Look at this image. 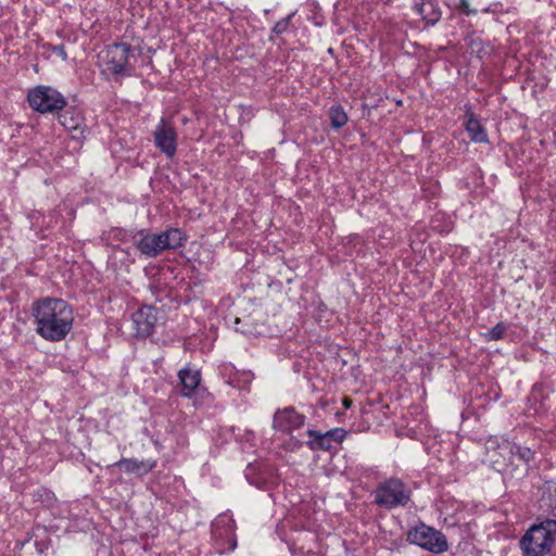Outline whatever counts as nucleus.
Segmentation results:
<instances>
[{
  "instance_id": "412c9836",
  "label": "nucleus",
  "mask_w": 556,
  "mask_h": 556,
  "mask_svg": "<svg viewBox=\"0 0 556 556\" xmlns=\"http://www.w3.org/2000/svg\"><path fill=\"white\" fill-rule=\"evenodd\" d=\"M508 329V324L500 321L490 330L483 333L485 341H498L504 338L505 332Z\"/></svg>"
},
{
  "instance_id": "7ed1b4c3",
  "label": "nucleus",
  "mask_w": 556,
  "mask_h": 556,
  "mask_svg": "<svg viewBox=\"0 0 556 556\" xmlns=\"http://www.w3.org/2000/svg\"><path fill=\"white\" fill-rule=\"evenodd\" d=\"M556 538V520L546 518L532 525L520 539L523 556H546Z\"/></svg>"
},
{
  "instance_id": "7c9ffc66",
  "label": "nucleus",
  "mask_w": 556,
  "mask_h": 556,
  "mask_svg": "<svg viewBox=\"0 0 556 556\" xmlns=\"http://www.w3.org/2000/svg\"><path fill=\"white\" fill-rule=\"evenodd\" d=\"M124 231L122 229H115L113 230V233L117 237L119 235H122Z\"/></svg>"
},
{
  "instance_id": "dca6fc26",
  "label": "nucleus",
  "mask_w": 556,
  "mask_h": 556,
  "mask_svg": "<svg viewBox=\"0 0 556 556\" xmlns=\"http://www.w3.org/2000/svg\"><path fill=\"white\" fill-rule=\"evenodd\" d=\"M465 128L471 141L478 143H486L489 141L485 128L481 125L480 121L472 112L467 113Z\"/></svg>"
},
{
  "instance_id": "4be33fe9",
  "label": "nucleus",
  "mask_w": 556,
  "mask_h": 556,
  "mask_svg": "<svg viewBox=\"0 0 556 556\" xmlns=\"http://www.w3.org/2000/svg\"><path fill=\"white\" fill-rule=\"evenodd\" d=\"M446 4L467 16L477 14V10L470 7V0H446Z\"/></svg>"
},
{
  "instance_id": "9b49d317",
  "label": "nucleus",
  "mask_w": 556,
  "mask_h": 556,
  "mask_svg": "<svg viewBox=\"0 0 556 556\" xmlns=\"http://www.w3.org/2000/svg\"><path fill=\"white\" fill-rule=\"evenodd\" d=\"M157 465L156 459H137V458H121L114 464L121 470L128 475H134L138 478H143L151 472Z\"/></svg>"
},
{
  "instance_id": "393cba45",
  "label": "nucleus",
  "mask_w": 556,
  "mask_h": 556,
  "mask_svg": "<svg viewBox=\"0 0 556 556\" xmlns=\"http://www.w3.org/2000/svg\"><path fill=\"white\" fill-rule=\"evenodd\" d=\"M299 536H311L312 539L315 538L314 534L312 533H306V532H300L299 533ZM300 541V538H298L296 540H294V542L292 544L289 545V549L292 554H294L296 551L301 554H305V553H311L313 552V546L308 545H298V542Z\"/></svg>"
},
{
  "instance_id": "f257e3e1",
  "label": "nucleus",
  "mask_w": 556,
  "mask_h": 556,
  "mask_svg": "<svg viewBox=\"0 0 556 556\" xmlns=\"http://www.w3.org/2000/svg\"><path fill=\"white\" fill-rule=\"evenodd\" d=\"M31 314L36 332L47 341L60 342L73 328V308L62 299L41 298L33 303Z\"/></svg>"
},
{
  "instance_id": "0eeeda50",
  "label": "nucleus",
  "mask_w": 556,
  "mask_h": 556,
  "mask_svg": "<svg viewBox=\"0 0 556 556\" xmlns=\"http://www.w3.org/2000/svg\"><path fill=\"white\" fill-rule=\"evenodd\" d=\"M407 539L412 544L418 545L433 554H441L448 549L445 535L425 523H419L409 530Z\"/></svg>"
},
{
  "instance_id": "cd10ccee",
  "label": "nucleus",
  "mask_w": 556,
  "mask_h": 556,
  "mask_svg": "<svg viewBox=\"0 0 556 556\" xmlns=\"http://www.w3.org/2000/svg\"><path fill=\"white\" fill-rule=\"evenodd\" d=\"M289 25V18H283L277 22L273 28L276 34H282Z\"/></svg>"
},
{
  "instance_id": "f3484780",
  "label": "nucleus",
  "mask_w": 556,
  "mask_h": 556,
  "mask_svg": "<svg viewBox=\"0 0 556 556\" xmlns=\"http://www.w3.org/2000/svg\"><path fill=\"white\" fill-rule=\"evenodd\" d=\"M307 433L311 438L308 442L311 448L328 451L332 447L331 438L328 437L327 432L321 433L316 430H308Z\"/></svg>"
},
{
  "instance_id": "5701e85b",
  "label": "nucleus",
  "mask_w": 556,
  "mask_h": 556,
  "mask_svg": "<svg viewBox=\"0 0 556 556\" xmlns=\"http://www.w3.org/2000/svg\"><path fill=\"white\" fill-rule=\"evenodd\" d=\"M233 525H235V520L230 516L222 515L214 521L213 531L215 534H217L219 527L223 526V527H225V532L227 534L232 533Z\"/></svg>"
},
{
  "instance_id": "f03ea898",
  "label": "nucleus",
  "mask_w": 556,
  "mask_h": 556,
  "mask_svg": "<svg viewBox=\"0 0 556 556\" xmlns=\"http://www.w3.org/2000/svg\"><path fill=\"white\" fill-rule=\"evenodd\" d=\"M186 239L178 228H168L160 233L140 230L134 236V244L146 257H156L165 250L182 247Z\"/></svg>"
},
{
  "instance_id": "c756f323",
  "label": "nucleus",
  "mask_w": 556,
  "mask_h": 556,
  "mask_svg": "<svg viewBox=\"0 0 556 556\" xmlns=\"http://www.w3.org/2000/svg\"><path fill=\"white\" fill-rule=\"evenodd\" d=\"M251 470H252V468L249 466V467H248V469H247V471H245V477H247V479L250 481V483H253V481H252V480H250V471H251Z\"/></svg>"
},
{
  "instance_id": "1a4fd4ad",
  "label": "nucleus",
  "mask_w": 556,
  "mask_h": 556,
  "mask_svg": "<svg viewBox=\"0 0 556 556\" xmlns=\"http://www.w3.org/2000/svg\"><path fill=\"white\" fill-rule=\"evenodd\" d=\"M135 336L147 338L152 334L157 321L156 308L151 305H143L132 314Z\"/></svg>"
},
{
  "instance_id": "a878e982",
  "label": "nucleus",
  "mask_w": 556,
  "mask_h": 556,
  "mask_svg": "<svg viewBox=\"0 0 556 556\" xmlns=\"http://www.w3.org/2000/svg\"><path fill=\"white\" fill-rule=\"evenodd\" d=\"M328 437L331 438L332 443H340L344 440L346 435V431L342 428H334L329 431H326Z\"/></svg>"
},
{
  "instance_id": "ddd939ff",
  "label": "nucleus",
  "mask_w": 556,
  "mask_h": 556,
  "mask_svg": "<svg viewBox=\"0 0 556 556\" xmlns=\"http://www.w3.org/2000/svg\"><path fill=\"white\" fill-rule=\"evenodd\" d=\"M222 372L226 377L228 384L241 390L248 389L253 380V374L251 371H239L230 364L224 365Z\"/></svg>"
},
{
  "instance_id": "f8f14e48",
  "label": "nucleus",
  "mask_w": 556,
  "mask_h": 556,
  "mask_svg": "<svg viewBox=\"0 0 556 556\" xmlns=\"http://www.w3.org/2000/svg\"><path fill=\"white\" fill-rule=\"evenodd\" d=\"M59 123L72 135L73 139H80L85 137L86 128L84 125V117L81 113L70 108L59 115Z\"/></svg>"
},
{
  "instance_id": "6ab92c4d",
  "label": "nucleus",
  "mask_w": 556,
  "mask_h": 556,
  "mask_svg": "<svg viewBox=\"0 0 556 556\" xmlns=\"http://www.w3.org/2000/svg\"><path fill=\"white\" fill-rule=\"evenodd\" d=\"M330 124L333 128H341L348 123V114L342 105H332L329 109Z\"/></svg>"
},
{
  "instance_id": "2eb2a0df",
  "label": "nucleus",
  "mask_w": 556,
  "mask_h": 556,
  "mask_svg": "<svg viewBox=\"0 0 556 556\" xmlns=\"http://www.w3.org/2000/svg\"><path fill=\"white\" fill-rule=\"evenodd\" d=\"M416 11L428 26L437 24L442 15L435 0H421L416 5Z\"/></svg>"
},
{
  "instance_id": "20e7f679",
  "label": "nucleus",
  "mask_w": 556,
  "mask_h": 556,
  "mask_svg": "<svg viewBox=\"0 0 556 556\" xmlns=\"http://www.w3.org/2000/svg\"><path fill=\"white\" fill-rule=\"evenodd\" d=\"M135 49L127 42H115L105 48L100 59L105 71L113 75L131 76L135 66Z\"/></svg>"
},
{
  "instance_id": "c85d7f7f",
  "label": "nucleus",
  "mask_w": 556,
  "mask_h": 556,
  "mask_svg": "<svg viewBox=\"0 0 556 556\" xmlns=\"http://www.w3.org/2000/svg\"><path fill=\"white\" fill-rule=\"evenodd\" d=\"M342 403H343V405H344L346 408H349V407H350V405H351V401H350L349 399H346V397H344V399L342 400Z\"/></svg>"
},
{
  "instance_id": "9d476101",
  "label": "nucleus",
  "mask_w": 556,
  "mask_h": 556,
  "mask_svg": "<svg viewBox=\"0 0 556 556\" xmlns=\"http://www.w3.org/2000/svg\"><path fill=\"white\" fill-rule=\"evenodd\" d=\"M306 420L305 415L299 413L293 407H285L278 409L273 419V426L276 430L282 432H292L304 426Z\"/></svg>"
},
{
  "instance_id": "39448f33",
  "label": "nucleus",
  "mask_w": 556,
  "mask_h": 556,
  "mask_svg": "<svg viewBox=\"0 0 556 556\" xmlns=\"http://www.w3.org/2000/svg\"><path fill=\"white\" fill-rule=\"evenodd\" d=\"M29 106L39 113H55L66 106V99L56 89L50 86H37L27 93Z\"/></svg>"
},
{
  "instance_id": "a211bd4d",
  "label": "nucleus",
  "mask_w": 556,
  "mask_h": 556,
  "mask_svg": "<svg viewBox=\"0 0 556 556\" xmlns=\"http://www.w3.org/2000/svg\"><path fill=\"white\" fill-rule=\"evenodd\" d=\"M453 511H450L448 505L443 502L440 506V513L444 516L445 522H448L451 526L456 525L460 518L458 514L462 513V504L458 502L452 503Z\"/></svg>"
},
{
  "instance_id": "4468645a",
  "label": "nucleus",
  "mask_w": 556,
  "mask_h": 556,
  "mask_svg": "<svg viewBox=\"0 0 556 556\" xmlns=\"http://www.w3.org/2000/svg\"><path fill=\"white\" fill-rule=\"evenodd\" d=\"M178 377L182 386L181 395L186 397L193 396L201 381L200 371L186 367L179 370Z\"/></svg>"
},
{
  "instance_id": "2f4dec72",
  "label": "nucleus",
  "mask_w": 556,
  "mask_h": 556,
  "mask_svg": "<svg viewBox=\"0 0 556 556\" xmlns=\"http://www.w3.org/2000/svg\"><path fill=\"white\" fill-rule=\"evenodd\" d=\"M482 12H484V13H489V12H490V8H484V9L482 10Z\"/></svg>"
},
{
  "instance_id": "bb28decb",
  "label": "nucleus",
  "mask_w": 556,
  "mask_h": 556,
  "mask_svg": "<svg viewBox=\"0 0 556 556\" xmlns=\"http://www.w3.org/2000/svg\"><path fill=\"white\" fill-rule=\"evenodd\" d=\"M51 52L58 56H60L63 61L67 60V53L65 51L64 45H56L51 47Z\"/></svg>"
},
{
  "instance_id": "6e6552de",
  "label": "nucleus",
  "mask_w": 556,
  "mask_h": 556,
  "mask_svg": "<svg viewBox=\"0 0 556 556\" xmlns=\"http://www.w3.org/2000/svg\"><path fill=\"white\" fill-rule=\"evenodd\" d=\"M154 144L166 156L173 157L177 151V131L169 118L162 117L153 131Z\"/></svg>"
},
{
  "instance_id": "423d86ee",
  "label": "nucleus",
  "mask_w": 556,
  "mask_h": 556,
  "mask_svg": "<svg viewBox=\"0 0 556 556\" xmlns=\"http://www.w3.org/2000/svg\"><path fill=\"white\" fill-rule=\"evenodd\" d=\"M409 500L410 490L396 478L386 480L375 491V502L387 509L405 506Z\"/></svg>"
},
{
  "instance_id": "aec40b11",
  "label": "nucleus",
  "mask_w": 556,
  "mask_h": 556,
  "mask_svg": "<svg viewBox=\"0 0 556 556\" xmlns=\"http://www.w3.org/2000/svg\"><path fill=\"white\" fill-rule=\"evenodd\" d=\"M465 42L469 48L470 52L479 58H482L484 54L488 53V46H485L482 39L475 34L467 36L465 38Z\"/></svg>"
},
{
  "instance_id": "b1692460",
  "label": "nucleus",
  "mask_w": 556,
  "mask_h": 556,
  "mask_svg": "<svg viewBox=\"0 0 556 556\" xmlns=\"http://www.w3.org/2000/svg\"><path fill=\"white\" fill-rule=\"evenodd\" d=\"M511 453L526 464H529L534 458V452L527 446L514 445Z\"/></svg>"
}]
</instances>
